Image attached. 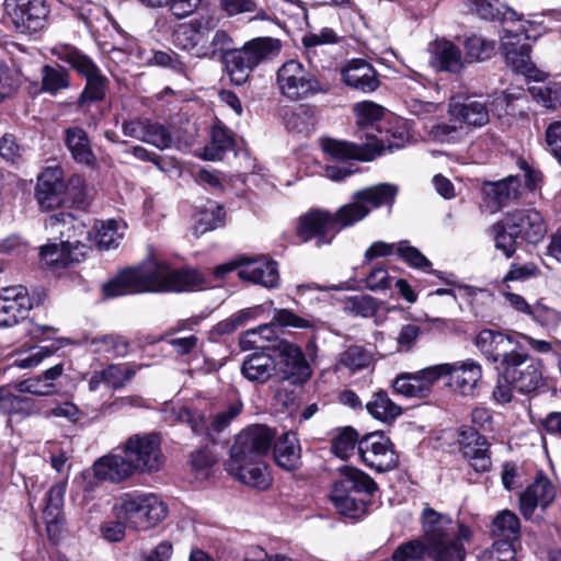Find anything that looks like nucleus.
<instances>
[{
  "label": "nucleus",
  "instance_id": "1",
  "mask_svg": "<svg viewBox=\"0 0 561 561\" xmlns=\"http://www.w3.org/2000/svg\"><path fill=\"white\" fill-rule=\"evenodd\" d=\"M275 433L265 425H252L242 431L230 449L226 462L229 474L243 484L265 490L271 477L263 458L268 453Z\"/></svg>",
  "mask_w": 561,
  "mask_h": 561
},
{
  "label": "nucleus",
  "instance_id": "2",
  "mask_svg": "<svg viewBox=\"0 0 561 561\" xmlns=\"http://www.w3.org/2000/svg\"><path fill=\"white\" fill-rule=\"evenodd\" d=\"M493 230L495 248L503 251L506 257L515 253L518 243H537L546 232L541 215L531 208L507 213Z\"/></svg>",
  "mask_w": 561,
  "mask_h": 561
},
{
  "label": "nucleus",
  "instance_id": "3",
  "mask_svg": "<svg viewBox=\"0 0 561 561\" xmlns=\"http://www.w3.org/2000/svg\"><path fill=\"white\" fill-rule=\"evenodd\" d=\"M377 490L375 481L355 468H346L331 491L336 512L348 518H359L367 510L368 497Z\"/></svg>",
  "mask_w": 561,
  "mask_h": 561
},
{
  "label": "nucleus",
  "instance_id": "4",
  "mask_svg": "<svg viewBox=\"0 0 561 561\" xmlns=\"http://www.w3.org/2000/svg\"><path fill=\"white\" fill-rule=\"evenodd\" d=\"M170 267L167 262L150 259L138 267L123 271L104 284V295L118 297L146 291H165Z\"/></svg>",
  "mask_w": 561,
  "mask_h": 561
},
{
  "label": "nucleus",
  "instance_id": "5",
  "mask_svg": "<svg viewBox=\"0 0 561 561\" xmlns=\"http://www.w3.org/2000/svg\"><path fill=\"white\" fill-rule=\"evenodd\" d=\"M117 519L134 530H149L162 523L168 505L154 493H124L113 506Z\"/></svg>",
  "mask_w": 561,
  "mask_h": 561
},
{
  "label": "nucleus",
  "instance_id": "6",
  "mask_svg": "<svg viewBox=\"0 0 561 561\" xmlns=\"http://www.w3.org/2000/svg\"><path fill=\"white\" fill-rule=\"evenodd\" d=\"M366 137L367 142L364 145L324 138L321 140V147L324 153L334 160L371 161L380 154L403 148L408 142V135L404 133L392 134L391 137L386 135L381 138L367 134Z\"/></svg>",
  "mask_w": 561,
  "mask_h": 561
},
{
  "label": "nucleus",
  "instance_id": "7",
  "mask_svg": "<svg viewBox=\"0 0 561 561\" xmlns=\"http://www.w3.org/2000/svg\"><path fill=\"white\" fill-rule=\"evenodd\" d=\"M279 50V41L272 37H259L248 42L242 48L226 50L224 61L231 82L243 84L255 67L276 56Z\"/></svg>",
  "mask_w": 561,
  "mask_h": 561
},
{
  "label": "nucleus",
  "instance_id": "8",
  "mask_svg": "<svg viewBox=\"0 0 561 561\" xmlns=\"http://www.w3.org/2000/svg\"><path fill=\"white\" fill-rule=\"evenodd\" d=\"M531 26L533 23L526 21L514 27H504V35L501 37L502 49L505 62L513 72L540 82L546 79L547 75L531 61L530 45L526 43L536 38L529 33Z\"/></svg>",
  "mask_w": 561,
  "mask_h": 561
},
{
  "label": "nucleus",
  "instance_id": "9",
  "mask_svg": "<svg viewBox=\"0 0 561 561\" xmlns=\"http://www.w3.org/2000/svg\"><path fill=\"white\" fill-rule=\"evenodd\" d=\"M276 87L279 94L289 101H300L328 89L298 60L290 59L284 62L276 71Z\"/></svg>",
  "mask_w": 561,
  "mask_h": 561
},
{
  "label": "nucleus",
  "instance_id": "10",
  "mask_svg": "<svg viewBox=\"0 0 561 561\" xmlns=\"http://www.w3.org/2000/svg\"><path fill=\"white\" fill-rule=\"evenodd\" d=\"M55 55L69 64L78 73L85 78V87L79 98V104L98 102L105 98L108 80L90 57L72 46L55 48Z\"/></svg>",
  "mask_w": 561,
  "mask_h": 561
},
{
  "label": "nucleus",
  "instance_id": "11",
  "mask_svg": "<svg viewBox=\"0 0 561 561\" xmlns=\"http://www.w3.org/2000/svg\"><path fill=\"white\" fill-rule=\"evenodd\" d=\"M275 358V377L291 385H302L311 377L310 366L301 348L283 339L268 345Z\"/></svg>",
  "mask_w": 561,
  "mask_h": 561
},
{
  "label": "nucleus",
  "instance_id": "12",
  "mask_svg": "<svg viewBox=\"0 0 561 561\" xmlns=\"http://www.w3.org/2000/svg\"><path fill=\"white\" fill-rule=\"evenodd\" d=\"M503 379L512 382L516 391L528 394L545 385L543 362L517 351L504 365Z\"/></svg>",
  "mask_w": 561,
  "mask_h": 561
},
{
  "label": "nucleus",
  "instance_id": "13",
  "mask_svg": "<svg viewBox=\"0 0 561 561\" xmlns=\"http://www.w3.org/2000/svg\"><path fill=\"white\" fill-rule=\"evenodd\" d=\"M138 472L151 473L159 471L165 462L161 450V440L154 433L134 434L122 446Z\"/></svg>",
  "mask_w": 561,
  "mask_h": 561
},
{
  "label": "nucleus",
  "instance_id": "14",
  "mask_svg": "<svg viewBox=\"0 0 561 561\" xmlns=\"http://www.w3.org/2000/svg\"><path fill=\"white\" fill-rule=\"evenodd\" d=\"M4 15L20 33L42 28L48 15L45 0H4Z\"/></svg>",
  "mask_w": 561,
  "mask_h": 561
},
{
  "label": "nucleus",
  "instance_id": "15",
  "mask_svg": "<svg viewBox=\"0 0 561 561\" xmlns=\"http://www.w3.org/2000/svg\"><path fill=\"white\" fill-rule=\"evenodd\" d=\"M358 454L366 466L379 471L397 467L398 456L390 439L381 433H371L358 443Z\"/></svg>",
  "mask_w": 561,
  "mask_h": 561
},
{
  "label": "nucleus",
  "instance_id": "16",
  "mask_svg": "<svg viewBox=\"0 0 561 561\" xmlns=\"http://www.w3.org/2000/svg\"><path fill=\"white\" fill-rule=\"evenodd\" d=\"M214 28L213 19H195L188 23L180 24L175 28L173 43L198 58L209 57L206 39L210 36Z\"/></svg>",
  "mask_w": 561,
  "mask_h": 561
},
{
  "label": "nucleus",
  "instance_id": "17",
  "mask_svg": "<svg viewBox=\"0 0 561 561\" xmlns=\"http://www.w3.org/2000/svg\"><path fill=\"white\" fill-rule=\"evenodd\" d=\"M458 444L463 458L478 473L489 472L492 468L490 443L471 427L458 432Z\"/></svg>",
  "mask_w": 561,
  "mask_h": 561
},
{
  "label": "nucleus",
  "instance_id": "18",
  "mask_svg": "<svg viewBox=\"0 0 561 561\" xmlns=\"http://www.w3.org/2000/svg\"><path fill=\"white\" fill-rule=\"evenodd\" d=\"M474 344L488 360L500 363L501 369L519 348V343L514 336L491 329L480 331Z\"/></svg>",
  "mask_w": 561,
  "mask_h": 561
},
{
  "label": "nucleus",
  "instance_id": "19",
  "mask_svg": "<svg viewBox=\"0 0 561 561\" xmlns=\"http://www.w3.org/2000/svg\"><path fill=\"white\" fill-rule=\"evenodd\" d=\"M336 229L333 214L322 209H311L299 218L297 236L307 242L317 238V245L331 243Z\"/></svg>",
  "mask_w": 561,
  "mask_h": 561
},
{
  "label": "nucleus",
  "instance_id": "20",
  "mask_svg": "<svg viewBox=\"0 0 561 561\" xmlns=\"http://www.w3.org/2000/svg\"><path fill=\"white\" fill-rule=\"evenodd\" d=\"M67 185L59 168L45 169L37 179L35 188L36 201L44 211L61 206L65 202Z\"/></svg>",
  "mask_w": 561,
  "mask_h": 561
},
{
  "label": "nucleus",
  "instance_id": "21",
  "mask_svg": "<svg viewBox=\"0 0 561 561\" xmlns=\"http://www.w3.org/2000/svg\"><path fill=\"white\" fill-rule=\"evenodd\" d=\"M33 307L23 286H12L0 291V328L12 327L24 319Z\"/></svg>",
  "mask_w": 561,
  "mask_h": 561
},
{
  "label": "nucleus",
  "instance_id": "22",
  "mask_svg": "<svg viewBox=\"0 0 561 561\" xmlns=\"http://www.w3.org/2000/svg\"><path fill=\"white\" fill-rule=\"evenodd\" d=\"M340 72L345 85L364 94L375 92L380 85L377 71L364 59L348 60Z\"/></svg>",
  "mask_w": 561,
  "mask_h": 561
},
{
  "label": "nucleus",
  "instance_id": "23",
  "mask_svg": "<svg viewBox=\"0 0 561 561\" xmlns=\"http://www.w3.org/2000/svg\"><path fill=\"white\" fill-rule=\"evenodd\" d=\"M471 536V529L462 525L454 531V535L443 537L427 546L430 557L434 561H465L467 554L465 543L470 541Z\"/></svg>",
  "mask_w": 561,
  "mask_h": 561
},
{
  "label": "nucleus",
  "instance_id": "24",
  "mask_svg": "<svg viewBox=\"0 0 561 561\" xmlns=\"http://www.w3.org/2000/svg\"><path fill=\"white\" fill-rule=\"evenodd\" d=\"M239 278L266 288H275L279 285L277 264L265 257H241Z\"/></svg>",
  "mask_w": 561,
  "mask_h": 561
},
{
  "label": "nucleus",
  "instance_id": "25",
  "mask_svg": "<svg viewBox=\"0 0 561 561\" xmlns=\"http://www.w3.org/2000/svg\"><path fill=\"white\" fill-rule=\"evenodd\" d=\"M448 385L462 396H470L482 378L481 365L471 359L448 363Z\"/></svg>",
  "mask_w": 561,
  "mask_h": 561
},
{
  "label": "nucleus",
  "instance_id": "26",
  "mask_svg": "<svg viewBox=\"0 0 561 561\" xmlns=\"http://www.w3.org/2000/svg\"><path fill=\"white\" fill-rule=\"evenodd\" d=\"M556 490L543 473L520 494L519 508L525 518H530L537 506L546 508L554 499Z\"/></svg>",
  "mask_w": 561,
  "mask_h": 561
},
{
  "label": "nucleus",
  "instance_id": "27",
  "mask_svg": "<svg viewBox=\"0 0 561 561\" xmlns=\"http://www.w3.org/2000/svg\"><path fill=\"white\" fill-rule=\"evenodd\" d=\"M430 64L439 71L459 73L465 67L460 48L445 38H437L428 46Z\"/></svg>",
  "mask_w": 561,
  "mask_h": 561
},
{
  "label": "nucleus",
  "instance_id": "28",
  "mask_svg": "<svg viewBox=\"0 0 561 561\" xmlns=\"http://www.w3.org/2000/svg\"><path fill=\"white\" fill-rule=\"evenodd\" d=\"M259 350L245 356L241 373L251 382L265 383L275 377V358L268 345L259 346Z\"/></svg>",
  "mask_w": 561,
  "mask_h": 561
},
{
  "label": "nucleus",
  "instance_id": "29",
  "mask_svg": "<svg viewBox=\"0 0 561 561\" xmlns=\"http://www.w3.org/2000/svg\"><path fill=\"white\" fill-rule=\"evenodd\" d=\"M463 524L453 520L448 515L425 506L421 514L423 540L431 546L443 537L454 535Z\"/></svg>",
  "mask_w": 561,
  "mask_h": 561
},
{
  "label": "nucleus",
  "instance_id": "30",
  "mask_svg": "<svg viewBox=\"0 0 561 561\" xmlns=\"http://www.w3.org/2000/svg\"><path fill=\"white\" fill-rule=\"evenodd\" d=\"M66 492V483L54 484L46 494L43 518L46 525V531L53 541H57L61 534L62 506Z\"/></svg>",
  "mask_w": 561,
  "mask_h": 561
},
{
  "label": "nucleus",
  "instance_id": "31",
  "mask_svg": "<svg viewBox=\"0 0 561 561\" xmlns=\"http://www.w3.org/2000/svg\"><path fill=\"white\" fill-rule=\"evenodd\" d=\"M94 474L98 479L111 482H122L129 479L135 472L133 463L124 453L110 454L95 461Z\"/></svg>",
  "mask_w": 561,
  "mask_h": 561
},
{
  "label": "nucleus",
  "instance_id": "32",
  "mask_svg": "<svg viewBox=\"0 0 561 561\" xmlns=\"http://www.w3.org/2000/svg\"><path fill=\"white\" fill-rule=\"evenodd\" d=\"M64 364H56L37 376L21 380L14 385V389L21 393L34 396H51L57 391V382L64 374Z\"/></svg>",
  "mask_w": 561,
  "mask_h": 561
},
{
  "label": "nucleus",
  "instance_id": "33",
  "mask_svg": "<svg viewBox=\"0 0 561 561\" xmlns=\"http://www.w3.org/2000/svg\"><path fill=\"white\" fill-rule=\"evenodd\" d=\"M520 187L519 179L514 175H508L501 181L484 183L482 192L492 211H497L508 201L519 197Z\"/></svg>",
  "mask_w": 561,
  "mask_h": 561
},
{
  "label": "nucleus",
  "instance_id": "34",
  "mask_svg": "<svg viewBox=\"0 0 561 561\" xmlns=\"http://www.w3.org/2000/svg\"><path fill=\"white\" fill-rule=\"evenodd\" d=\"M449 113L455 118L474 127L484 126L490 121V112L486 103L477 100L453 103L449 105Z\"/></svg>",
  "mask_w": 561,
  "mask_h": 561
},
{
  "label": "nucleus",
  "instance_id": "35",
  "mask_svg": "<svg viewBox=\"0 0 561 561\" xmlns=\"http://www.w3.org/2000/svg\"><path fill=\"white\" fill-rule=\"evenodd\" d=\"M66 146L72 158L82 164L93 167L96 158L91 149L88 134L81 127H69L65 131Z\"/></svg>",
  "mask_w": 561,
  "mask_h": 561
},
{
  "label": "nucleus",
  "instance_id": "36",
  "mask_svg": "<svg viewBox=\"0 0 561 561\" xmlns=\"http://www.w3.org/2000/svg\"><path fill=\"white\" fill-rule=\"evenodd\" d=\"M274 459L280 468L291 471L300 466V446L296 434L285 433L274 446Z\"/></svg>",
  "mask_w": 561,
  "mask_h": 561
},
{
  "label": "nucleus",
  "instance_id": "37",
  "mask_svg": "<svg viewBox=\"0 0 561 561\" xmlns=\"http://www.w3.org/2000/svg\"><path fill=\"white\" fill-rule=\"evenodd\" d=\"M398 186L390 183H380L355 192L356 198L368 207L379 208L392 206L398 194Z\"/></svg>",
  "mask_w": 561,
  "mask_h": 561
},
{
  "label": "nucleus",
  "instance_id": "38",
  "mask_svg": "<svg viewBox=\"0 0 561 561\" xmlns=\"http://www.w3.org/2000/svg\"><path fill=\"white\" fill-rule=\"evenodd\" d=\"M491 534L496 541H508L513 545L519 538L520 523L516 514L508 510L500 512L492 520Z\"/></svg>",
  "mask_w": 561,
  "mask_h": 561
},
{
  "label": "nucleus",
  "instance_id": "39",
  "mask_svg": "<svg viewBox=\"0 0 561 561\" xmlns=\"http://www.w3.org/2000/svg\"><path fill=\"white\" fill-rule=\"evenodd\" d=\"M370 213V207L363 204L358 198H356V194H353L352 202L341 206L333 214V221L339 232L341 229L351 227L356 222L366 218Z\"/></svg>",
  "mask_w": 561,
  "mask_h": 561
},
{
  "label": "nucleus",
  "instance_id": "40",
  "mask_svg": "<svg viewBox=\"0 0 561 561\" xmlns=\"http://www.w3.org/2000/svg\"><path fill=\"white\" fill-rule=\"evenodd\" d=\"M368 413L381 422H391L402 413V408L394 403L386 391H377L366 403Z\"/></svg>",
  "mask_w": 561,
  "mask_h": 561
},
{
  "label": "nucleus",
  "instance_id": "41",
  "mask_svg": "<svg viewBox=\"0 0 561 561\" xmlns=\"http://www.w3.org/2000/svg\"><path fill=\"white\" fill-rule=\"evenodd\" d=\"M204 284L203 276L194 268H171L169 272L165 291H188L201 289Z\"/></svg>",
  "mask_w": 561,
  "mask_h": 561
},
{
  "label": "nucleus",
  "instance_id": "42",
  "mask_svg": "<svg viewBox=\"0 0 561 561\" xmlns=\"http://www.w3.org/2000/svg\"><path fill=\"white\" fill-rule=\"evenodd\" d=\"M476 13L484 20L514 21L517 13L507 8L504 0H469Z\"/></svg>",
  "mask_w": 561,
  "mask_h": 561
},
{
  "label": "nucleus",
  "instance_id": "43",
  "mask_svg": "<svg viewBox=\"0 0 561 561\" xmlns=\"http://www.w3.org/2000/svg\"><path fill=\"white\" fill-rule=\"evenodd\" d=\"M126 225L117 220L100 221L95 225L94 239L100 249L110 250L118 247Z\"/></svg>",
  "mask_w": 561,
  "mask_h": 561
},
{
  "label": "nucleus",
  "instance_id": "44",
  "mask_svg": "<svg viewBox=\"0 0 561 561\" xmlns=\"http://www.w3.org/2000/svg\"><path fill=\"white\" fill-rule=\"evenodd\" d=\"M373 354L360 345H351L339 355L336 369L346 368L356 373L368 368L373 363Z\"/></svg>",
  "mask_w": 561,
  "mask_h": 561
},
{
  "label": "nucleus",
  "instance_id": "45",
  "mask_svg": "<svg viewBox=\"0 0 561 561\" xmlns=\"http://www.w3.org/2000/svg\"><path fill=\"white\" fill-rule=\"evenodd\" d=\"M43 92L51 95L57 94L61 90H66L70 85L69 72L60 66L45 65L41 71Z\"/></svg>",
  "mask_w": 561,
  "mask_h": 561
},
{
  "label": "nucleus",
  "instance_id": "46",
  "mask_svg": "<svg viewBox=\"0 0 561 561\" xmlns=\"http://www.w3.org/2000/svg\"><path fill=\"white\" fill-rule=\"evenodd\" d=\"M232 146L233 140L229 131L220 125H215L211 129V140L204 148L202 157L205 160H220L224 153L231 149Z\"/></svg>",
  "mask_w": 561,
  "mask_h": 561
},
{
  "label": "nucleus",
  "instance_id": "47",
  "mask_svg": "<svg viewBox=\"0 0 561 561\" xmlns=\"http://www.w3.org/2000/svg\"><path fill=\"white\" fill-rule=\"evenodd\" d=\"M71 242L62 241L58 244H47L41 248V256L47 265L54 267H68L73 262H79V257L70 253Z\"/></svg>",
  "mask_w": 561,
  "mask_h": 561
},
{
  "label": "nucleus",
  "instance_id": "48",
  "mask_svg": "<svg viewBox=\"0 0 561 561\" xmlns=\"http://www.w3.org/2000/svg\"><path fill=\"white\" fill-rule=\"evenodd\" d=\"M466 58L472 61H483L495 53V42L480 35H472L465 41Z\"/></svg>",
  "mask_w": 561,
  "mask_h": 561
},
{
  "label": "nucleus",
  "instance_id": "49",
  "mask_svg": "<svg viewBox=\"0 0 561 561\" xmlns=\"http://www.w3.org/2000/svg\"><path fill=\"white\" fill-rule=\"evenodd\" d=\"M225 213L222 208L215 203H209L206 208L199 209L196 215L194 231L196 236L219 227L224 221Z\"/></svg>",
  "mask_w": 561,
  "mask_h": 561
},
{
  "label": "nucleus",
  "instance_id": "50",
  "mask_svg": "<svg viewBox=\"0 0 561 561\" xmlns=\"http://www.w3.org/2000/svg\"><path fill=\"white\" fill-rule=\"evenodd\" d=\"M358 443L357 432L352 427H345L332 439L331 450L341 459H347L354 454Z\"/></svg>",
  "mask_w": 561,
  "mask_h": 561
},
{
  "label": "nucleus",
  "instance_id": "51",
  "mask_svg": "<svg viewBox=\"0 0 561 561\" xmlns=\"http://www.w3.org/2000/svg\"><path fill=\"white\" fill-rule=\"evenodd\" d=\"M105 385L113 390L124 388L136 375V368L128 364H112L104 368Z\"/></svg>",
  "mask_w": 561,
  "mask_h": 561
},
{
  "label": "nucleus",
  "instance_id": "52",
  "mask_svg": "<svg viewBox=\"0 0 561 561\" xmlns=\"http://www.w3.org/2000/svg\"><path fill=\"white\" fill-rule=\"evenodd\" d=\"M425 556L430 557L427 543L421 539L410 540L400 545L393 552L394 561H422Z\"/></svg>",
  "mask_w": 561,
  "mask_h": 561
},
{
  "label": "nucleus",
  "instance_id": "53",
  "mask_svg": "<svg viewBox=\"0 0 561 561\" xmlns=\"http://www.w3.org/2000/svg\"><path fill=\"white\" fill-rule=\"evenodd\" d=\"M392 386L398 394H402L407 398H422L425 396V388L421 385L416 374H400L393 380Z\"/></svg>",
  "mask_w": 561,
  "mask_h": 561
},
{
  "label": "nucleus",
  "instance_id": "54",
  "mask_svg": "<svg viewBox=\"0 0 561 561\" xmlns=\"http://www.w3.org/2000/svg\"><path fill=\"white\" fill-rule=\"evenodd\" d=\"M31 401L14 394L7 388H0V411L7 414H28Z\"/></svg>",
  "mask_w": 561,
  "mask_h": 561
},
{
  "label": "nucleus",
  "instance_id": "55",
  "mask_svg": "<svg viewBox=\"0 0 561 561\" xmlns=\"http://www.w3.org/2000/svg\"><path fill=\"white\" fill-rule=\"evenodd\" d=\"M528 91L537 102L546 107L556 108L561 104V85L559 83L533 85Z\"/></svg>",
  "mask_w": 561,
  "mask_h": 561
},
{
  "label": "nucleus",
  "instance_id": "56",
  "mask_svg": "<svg viewBox=\"0 0 561 561\" xmlns=\"http://www.w3.org/2000/svg\"><path fill=\"white\" fill-rule=\"evenodd\" d=\"M91 344L95 346V352L112 354L114 356H124L127 353L128 343L117 335H103L94 337Z\"/></svg>",
  "mask_w": 561,
  "mask_h": 561
},
{
  "label": "nucleus",
  "instance_id": "57",
  "mask_svg": "<svg viewBox=\"0 0 561 561\" xmlns=\"http://www.w3.org/2000/svg\"><path fill=\"white\" fill-rule=\"evenodd\" d=\"M274 325L276 324L272 321L270 324H264L257 329L247 331L240 339V345L242 350H249L252 347L259 350V346H262L260 343L263 341H272V335L274 334Z\"/></svg>",
  "mask_w": 561,
  "mask_h": 561
},
{
  "label": "nucleus",
  "instance_id": "58",
  "mask_svg": "<svg viewBox=\"0 0 561 561\" xmlns=\"http://www.w3.org/2000/svg\"><path fill=\"white\" fill-rule=\"evenodd\" d=\"M354 112L357 117V124L362 127L373 125L383 115V108L370 101H363L355 104Z\"/></svg>",
  "mask_w": 561,
  "mask_h": 561
},
{
  "label": "nucleus",
  "instance_id": "59",
  "mask_svg": "<svg viewBox=\"0 0 561 561\" xmlns=\"http://www.w3.org/2000/svg\"><path fill=\"white\" fill-rule=\"evenodd\" d=\"M220 5L229 15H236L247 12H256L255 19L267 20L266 12L257 9L254 0H220Z\"/></svg>",
  "mask_w": 561,
  "mask_h": 561
},
{
  "label": "nucleus",
  "instance_id": "60",
  "mask_svg": "<svg viewBox=\"0 0 561 561\" xmlns=\"http://www.w3.org/2000/svg\"><path fill=\"white\" fill-rule=\"evenodd\" d=\"M273 323L282 328L309 329L313 327L312 320L302 318L289 309H276Z\"/></svg>",
  "mask_w": 561,
  "mask_h": 561
},
{
  "label": "nucleus",
  "instance_id": "61",
  "mask_svg": "<svg viewBox=\"0 0 561 561\" xmlns=\"http://www.w3.org/2000/svg\"><path fill=\"white\" fill-rule=\"evenodd\" d=\"M397 253L399 256L415 268H428L431 262L416 248L410 245L409 241L403 240L397 243Z\"/></svg>",
  "mask_w": 561,
  "mask_h": 561
},
{
  "label": "nucleus",
  "instance_id": "62",
  "mask_svg": "<svg viewBox=\"0 0 561 561\" xmlns=\"http://www.w3.org/2000/svg\"><path fill=\"white\" fill-rule=\"evenodd\" d=\"M173 415L176 421L188 424L193 433L196 435H203L204 433H208L209 431L206 424V417L199 413L191 411L187 408L183 407L178 410H174Z\"/></svg>",
  "mask_w": 561,
  "mask_h": 561
},
{
  "label": "nucleus",
  "instance_id": "63",
  "mask_svg": "<svg viewBox=\"0 0 561 561\" xmlns=\"http://www.w3.org/2000/svg\"><path fill=\"white\" fill-rule=\"evenodd\" d=\"M479 561H515V549L508 541H495L480 554Z\"/></svg>",
  "mask_w": 561,
  "mask_h": 561
},
{
  "label": "nucleus",
  "instance_id": "64",
  "mask_svg": "<svg viewBox=\"0 0 561 561\" xmlns=\"http://www.w3.org/2000/svg\"><path fill=\"white\" fill-rule=\"evenodd\" d=\"M145 142L150 144L159 149L169 148L172 144V136L162 125L148 122Z\"/></svg>",
  "mask_w": 561,
  "mask_h": 561
}]
</instances>
